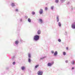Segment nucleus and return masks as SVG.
<instances>
[{"label": "nucleus", "mask_w": 75, "mask_h": 75, "mask_svg": "<svg viewBox=\"0 0 75 75\" xmlns=\"http://www.w3.org/2000/svg\"><path fill=\"white\" fill-rule=\"evenodd\" d=\"M33 39L35 41H38L40 39V36L37 35H36L34 36Z\"/></svg>", "instance_id": "f257e3e1"}, {"label": "nucleus", "mask_w": 75, "mask_h": 75, "mask_svg": "<svg viewBox=\"0 0 75 75\" xmlns=\"http://www.w3.org/2000/svg\"><path fill=\"white\" fill-rule=\"evenodd\" d=\"M54 62H52L51 63L49 62L48 63L47 65L48 67H51L52 65H54Z\"/></svg>", "instance_id": "f03ea898"}, {"label": "nucleus", "mask_w": 75, "mask_h": 75, "mask_svg": "<svg viewBox=\"0 0 75 75\" xmlns=\"http://www.w3.org/2000/svg\"><path fill=\"white\" fill-rule=\"evenodd\" d=\"M38 75H42L43 74V71L41 70H39L38 72Z\"/></svg>", "instance_id": "7ed1b4c3"}, {"label": "nucleus", "mask_w": 75, "mask_h": 75, "mask_svg": "<svg viewBox=\"0 0 75 75\" xmlns=\"http://www.w3.org/2000/svg\"><path fill=\"white\" fill-rule=\"evenodd\" d=\"M19 44V41L18 40H17L15 42V45H14V46H17Z\"/></svg>", "instance_id": "20e7f679"}, {"label": "nucleus", "mask_w": 75, "mask_h": 75, "mask_svg": "<svg viewBox=\"0 0 75 75\" xmlns=\"http://www.w3.org/2000/svg\"><path fill=\"white\" fill-rule=\"evenodd\" d=\"M71 28H73V29H75V22L73 24H72Z\"/></svg>", "instance_id": "39448f33"}, {"label": "nucleus", "mask_w": 75, "mask_h": 75, "mask_svg": "<svg viewBox=\"0 0 75 75\" xmlns=\"http://www.w3.org/2000/svg\"><path fill=\"white\" fill-rule=\"evenodd\" d=\"M39 13L40 14H42L43 13V9H40Z\"/></svg>", "instance_id": "423d86ee"}, {"label": "nucleus", "mask_w": 75, "mask_h": 75, "mask_svg": "<svg viewBox=\"0 0 75 75\" xmlns=\"http://www.w3.org/2000/svg\"><path fill=\"white\" fill-rule=\"evenodd\" d=\"M59 16H57L56 17V20L57 21V22H59Z\"/></svg>", "instance_id": "0eeeda50"}, {"label": "nucleus", "mask_w": 75, "mask_h": 75, "mask_svg": "<svg viewBox=\"0 0 75 75\" xmlns=\"http://www.w3.org/2000/svg\"><path fill=\"white\" fill-rule=\"evenodd\" d=\"M39 21L40 24H43V21L42 19H39Z\"/></svg>", "instance_id": "6e6552de"}, {"label": "nucleus", "mask_w": 75, "mask_h": 75, "mask_svg": "<svg viewBox=\"0 0 75 75\" xmlns=\"http://www.w3.org/2000/svg\"><path fill=\"white\" fill-rule=\"evenodd\" d=\"M15 4H16L15 3H12L11 5L12 7H14V6H16V5H15Z\"/></svg>", "instance_id": "1a4fd4ad"}, {"label": "nucleus", "mask_w": 75, "mask_h": 75, "mask_svg": "<svg viewBox=\"0 0 75 75\" xmlns=\"http://www.w3.org/2000/svg\"><path fill=\"white\" fill-rule=\"evenodd\" d=\"M54 54V56H56V55H57L58 54V52H57V51H56L55 52Z\"/></svg>", "instance_id": "9d476101"}, {"label": "nucleus", "mask_w": 75, "mask_h": 75, "mask_svg": "<svg viewBox=\"0 0 75 75\" xmlns=\"http://www.w3.org/2000/svg\"><path fill=\"white\" fill-rule=\"evenodd\" d=\"M41 30H38L37 32L38 34L40 35V34H41Z\"/></svg>", "instance_id": "9b49d317"}, {"label": "nucleus", "mask_w": 75, "mask_h": 75, "mask_svg": "<svg viewBox=\"0 0 75 75\" xmlns=\"http://www.w3.org/2000/svg\"><path fill=\"white\" fill-rule=\"evenodd\" d=\"M28 21L29 23H31V19H30V18H28Z\"/></svg>", "instance_id": "f8f14e48"}, {"label": "nucleus", "mask_w": 75, "mask_h": 75, "mask_svg": "<svg viewBox=\"0 0 75 75\" xmlns=\"http://www.w3.org/2000/svg\"><path fill=\"white\" fill-rule=\"evenodd\" d=\"M58 25L59 27H61V22H58Z\"/></svg>", "instance_id": "ddd939ff"}, {"label": "nucleus", "mask_w": 75, "mask_h": 75, "mask_svg": "<svg viewBox=\"0 0 75 75\" xmlns=\"http://www.w3.org/2000/svg\"><path fill=\"white\" fill-rule=\"evenodd\" d=\"M28 57L29 58H30L31 57V54L29 53L28 54Z\"/></svg>", "instance_id": "4468645a"}, {"label": "nucleus", "mask_w": 75, "mask_h": 75, "mask_svg": "<svg viewBox=\"0 0 75 75\" xmlns=\"http://www.w3.org/2000/svg\"><path fill=\"white\" fill-rule=\"evenodd\" d=\"M54 6H52L51 7V9L52 10H54Z\"/></svg>", "instance_id": "2eb2a0df"}, {"label": "nucleus", "mask_w": 75, "mask_h": 75, "mask_svg": "<svg viewBox=\"0 0 75 75\" xmlns=\"http://www.w3.org/2000/svg\"><path fill=\"white\" fill-rule=\"evenodd\" d=\"M21 69L22 70H24L25 69V67H21Z\"/></svg>", "instance_id": "dca6fc26"}, {"label": "nucleus", "mask_w": 75, "mask_h": 75, "mask_svg": "<svg viewBox=\"0 0 75 75\" xmlns=\"http://www.w3.org/2000/svg\"><path fill=\"white\" fill-rule=\"evenodd\" d=\"M46 56H45L42 57H41L40 58V59H44V58H46Z\"/></svg>", "instance_id": "f3484780"}, {"label": "nucleus", "mask_w": 75, "mask_h": 75, "mask_svg": "<svg viewBox=\"0 0 75 75\" xmlns=\"http://www.w3.org/2000/svg\"><path fill=\"white\" fill-rule=\"evenodd\" d=\"M55 2L56 3H58V2H59V0H55Z\"/></svg>", "instance_id": "a211bd4d"}, {"label": "nucleus", "mask_w": 75, "mask_h": 75, "mask_svg": "<svg viewBox=\"0 0 75 75\" xmlns=\"http://www.w3.org/2000/svg\"><path fill=\"white\" fill-rule=\"evenodd\" d=\"M66 0H61L60 1L61 2V3H64V2H65Z\"/></svg>", "instance_id": "6ab92c4d"}, {"label": "nucleus", "mask_w": 75, "mask_h": 75, "mask_svg": "<svg viewBox=\"0 0 75 75\" xmlns=\"http://www.w3.org/2000/svg\"><path fill=\"white\" fill-rule=\"evenodd\" d=\"M28 62H29V63H30V62H31V59H30V58H29L28 59Z\"/></svg>", "instance_id": "aec40b11"}, {"label": "nucleus", "mask_w": 75, "mask_h": 75, "mask_svg": "<svg viewBox=\"0 0 75 75\" xmlns=\"http://www.w3.org/2000/svg\"><path fill=\"white\" fill-rule=\"evenodd\" d=\"M73 62L71 63L72 65H74L75 64V61L74 60H73L72 61Z\"/></svg>", "instance_id": "412c9836"}, {"label": "nucleus", "mask_w": 75, "mask_h": 75, "mask_svg": "<svg viewBox=\"0 0 75 75\" xmlns=\"http://www.w3.org/2000/svg\"><path fill=\"white\" fill-rule=\"evenodd\" d=\"M38 67H39V65H37L35 66V68H38Z\"/></svg>", "instance_id": "4be33fe9"}, {"label": "nucleus", "mask_w": 75, "mask_h": 75, "mask_svg": "<svg viewBox=\"0 0 75 75\" xmlns=\"http://www.w3.org/2000/svg\"><path fill=\"white\" fill-rule=\"evenodd\" d=\"M32 14L33 15H34L35 14V12L33 11L32 12Z\"/></svg>", "instance_id": "5701e85b"}, {"label": "nucleus", "mask_w": 75, "mask_h": 75, "mask_svg": "<svg viewBox=\"0 0 75 75\" xmlns=\"http://www.w3.org/2000/svg\"><path fill=\"white\" fill-rule=\"evenodd\" d=\"M12 58L13 59H14L15 58V56H13V57H12Z\"/></svg>", "instance_id": "b1692460"}, {"label": "nucleus", "mask_w": 75, "mask_h": 75, "mask_svg": "<svg viewBox=\"0 0 75 75\" xmlns=\"http://www.w3.org/2000/svg\"><path fill=\"white\" fill-rule=\"evenodd\" d=\"M63 55H66V53L65 52H63Z\"/></svg>", "instance_id": "393cba45"}, {"label": "nucleus", "mask_w": 75, "mask_h": 75, "mask_svg": "<svg viewBox=\"0 0 75 75\" xmlns=\"http://www.w3.org/2000/svg\"><path fill=\"white\" fill-rule=\"evenodd\" d=\"M51 52L52 54H54V50H52Z\"/></svg>", "instance_id": "a878e982"}, {"label": "nucleus", "mask_w": 75, "mask_h": 75, "mask_svg": "<svg viewBox=\"0 0 75 75\" xmlns=\"http://www.w3.org/2000/svg\"><path fill=\"white\" fill-rule=\"evenodd\" d=\"M64 34L65 35H67V32H65Z\"/></svg>", "instance_id": "bb28decb"}, {"label": "nucleus", "mask_w": 75, "mask_h": 75, "mask_svg": "<svg viewBox=\"0 0 75 75\" xmlns=\"http://www.w3.org/2000/svg\"><path fill=\"white\" fill-rule=\"evenodd\" d=\"M17 33H19V32H20V30L18 29L17 30Z\"/></svg>", "instance_id": "cd10ccee"}, {"label": "nucleus", "mask_w": 75, "mask_h": 75, "mask_svg": "<svg viewBox=\"0 0 75 75\" xmlns=\"http://www.w3.org/2000/svg\"><path fill=\"white\" fill-rule=\"evenodd\" d=\"M20 41L21 42H23V40H22V39H21L20 40Z\"/></svg>", "instance_id": "c85d7f7f"}, {"label": "nucleus", "mask_w": 75, "mask_h": 75, "mask_svg": "<svg viewBox=\"0 0 75 75\" xmlns=\"http://www.w3.org/2000/svg\"><path fill=\"white\" fill-rule=\"evenodd\" d=\"M13 65H15V64H16V62H13Z\"/></svg>", "instance_id": "c756f323"}, {"label": "nucleus", "mask_w": 75, "mask_h": 75, "mask_svg": "<svg viewBox=\"0 0 75 75\" xmlns=\"http://www.w3.org/2000/svg\"><path fill=\"white\" fill-rule=\"evenodd\" d=\"M15 11H16V12H18V9H15Z\"/></svg>", "instance_id": "7c9ffc66"}, {"label": "nucleus", "mask_w": 75, "mask_h": 75, "mask_svg": "<svg viewBox=\"0 0 75 75\" xmlns=\"http://www.w3.org/2000/svg\"><path fill=\"white\" fill-rule=\"evenodd\" d=\"M58 41H59V42H61V40L59 39H58Z\"/></svg>", "instance_id": "2f4dec72"}, {"label": "nucleus", "mask_w": 75, "mask_h": 75, "mask_svg": "<svg viewBox=\"0 0 75 75\" xmlns=\"http://www.w3.org/2000/svg\"><path fill=\"white\" fill-rule=\"evenodd\" d=\"M25 19H27V18H28V16H25Z\"/></svg>", "instance_id": "473e14b6"}, {"label": "nucleus", "mask_w": 75, "mask_h": 75, "mask_svg": "<svg viewBox=\"0 0 75 75\" xmlns=\"http://www.w3.org/2000/svg\"><path fill=\"white\" fill-rule=\"evenodd\" d=\"M45 10H48V8H47V7H46L45 8Z\"/></svg>", "instance_id": "72a5a7b5"}, {"label": "nucleus", "mask_w": 75, "mask_h": 75, "mask_svg": "<svg viewBox=\"0 0 75 75\" xmlns=\"http://www.w3.org/2000/svg\"><path fill=\"white\" fill-rule=\"evenodd\" d=\"M6 69L7 70H8V69H9V67H6Z\"/></svg>", "instance_id": "f704fd0d"}, {"label": "nucleus", "mask_w": 75, "mask_h": 75, "mask_svg": "<svg viewBox=\"0 0 75 75\" xmlns=\"http://www.w3.org/2000/svg\"><path fill=\"white\" fill-rule=\"evenodd\" d=\"M20 21L21 22V21H23V20L22 19V18H21L20 19Z\"/></svg>", "instance_id": "c9c22d12"}, {"label": "nucleus", "mask_w": 75, "mask_h": 75, "mask_svg": "<svg viewBox=\"0 0 75 75\" xmlns=\"http://www.w3.org/2000/svg\"><path fill=\"white\" fill-rule=\"evenodd\" d=\"M65 62H66V63H68V60H66L65 61Z\"/></svg>", "instance_id": "e433bc0d"}, {"label": "nucleus", "mask_w": 75, "mask_h": 75, "mask_svg": "<svg viewBox=\"0 0 75 75\" xmlns=\"http://www.w3.org/2000/svg\"><path fill=\"white\" fill-rule=\"evenodd\" d=\"M67 4H70V2H68Z\"/></svg>", "instance_id": "4c0bfd02"}, {"label": "nucleus", "mask_w": 75, "mask_h": 75, "mask_svg": "<svg viewBox=\"0 0 75 75\" xmlns=\"http://www.w3.org/2000/svg\"><path fill=\"white\" fill-rule=\"evenodd\" d=\"M71 69H72V70L74 69V67H72Z\"/></svg>", "instance_id": "58836bf2"}, {"label": "nucleus", "mask_w": 75, "mask_h": 75, "mask_svg": "<svg viewBox=\"0 0 75 75\" xmlns=\"http://www.w3.org/2000/svg\"><path fill=\"white\" fill-rule=\"evenodd\" d=\"M66 49H67V50H68V47H67L66 48Z\"/></svg>", "instance_id": "ea45409f"}, {"label": "nucleus", "mask_w": 75, "mask_h": 75, "mask_svg": "<svg viewBox=\"0 0 75 75\" xmlns=\"http://www.w3.org/2000/svg\"><path fill=\"white\" fill-rule=\"evenodd\" d=\"M72 8V7H71V8Z\"/></svg>", "instance_id": "a19ab883"}, {"label": "nucleus", "mask_w": 75, "mask_h": 75, "mask_svg": "<svg viewBox=\"0 0 75 75\" xmlns=\"http://www.w3.org/2000/svg\"><path fill=\"white\" fill-rule=\"evenodd\" d=\"M72 10H73V9H72Z\"/></svg>", "instance_id": "79ce46f5"}]
</instances>
